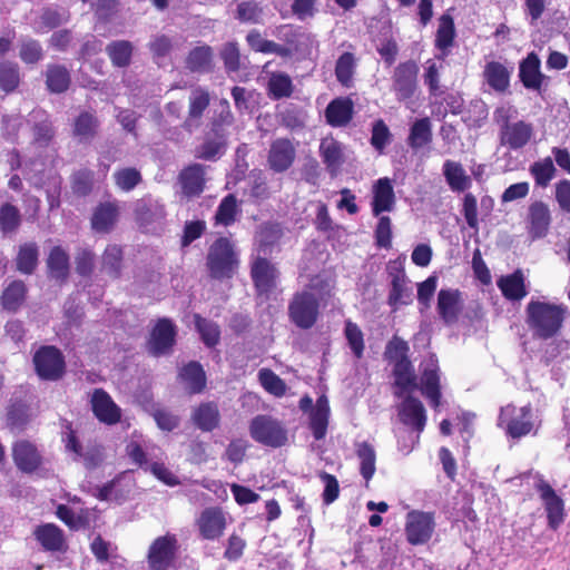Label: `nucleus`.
I'll list each match as a JSON object with an SVG mask.
<instances>
[{
    "mask_svg": "<svg viewBox=\"0 0 570 570\" xmlns=\"http://www.w3.org/2000/svg\"><path fill=\"white\" fill-rule=\"evenodd\" d=\"M12 459L16 466L24 473H32L42 464L38 448L28 440H18L12 444Z\"/></svg>",
    "mask_w": 570,
    "mask_h": 570,
    "instance_id": "6ab92c4d",
    "label": "nucleus"
},
{
    "mask_svg": "<svg viewBox=\"0 0 570 570\" xmlns=\"http://www.w3.org/2000/svg\"><path fill=\"white\" fill-rule=\"evenodd\" d=\"M395 205V194L391 179L380 178L373 185L372 213L380 216L384 212L393 210Z\"/></svg>",
    "mask_w": 570,
    "mask_h": 570,
    "instance_id": "7c9ffc66",
    "label": "nucleus"
},
{
    "mask_svg": "<svg viewBox=\"0 0 570 570\" xmlns=\"http://www.w3.org/2000/svg\"><path fill=\"white\" fill-rule=\"evenodd\" d=\"M46 87L50 94H63L71 85V75L68 68L59 63H49L45 72Z\"/></svg>",
    "mask_w": 570,
    "mask_h": 570,
    "instance_id": "ea45409f",
    "label": "nucleus"
},
{
    "mask_svg": "<svg viewBox=\"0 0 570 570\" xmlns=\"http://www.w3.org/2000/svg\"><path fill=\"white\" fill-rule=\"evenodd\" d=\"M119 216V207L114 202L100 203L91 216V228L97 233H110Z\"/></svg>",
    "mask_w": 570,
    "mask_h": 570,
    "instance_id": "72a5a7b5",
    "label": "nucleus"
},
{
    "mask_svg": "<svg viewBox=\"0 0 570 570\" xmlns=\"http://www.w3.org/2000/svg\"><path fill=\"white\" fill-rule=\"evenodd\" d=\"M551 213L542 200L533 202L528 209V234L531 239L544 238L550 230Z\"/></svg>",
    "mask_w": 570,
    "mask_h": 570,
    "instance_id": "aec40b11",
    "label": "nucleus"
},
{
    "mask_svg": "<svg viewBox=\"0 0 570 570\" xmlns=\"http://www.w3.org/2000/svg\"><path fill=\"white\" fill-rule=\"evenodd\" d=\"M194 322L203 343L209 348L215 347L220 341L219 325L199 314L194 315Z\"/></svg>",
    "mask_w": 570,
    "mask_h": 570,
    "instance_id": "4d7b16f0",
    "label": "nucleus"
},
{
    "mask_svg": "<svg viewBox=\"0 0 570 570\" xmlns=\"http://www.w3.org/2000/svg\"><path fill=\"white\" fill-rule=\"evenodd\" d=\"M267 95L273 100L289 98L294 92L292 78L282 71L273 72L267 82Z\"/></svg>",
    "mask_w": 570,
    "mask_h": 570,
    "instance_id": "09e8293b",
    "label": "nucleus"
},
{
    "mask_svg": "<svg viewBox=\"0 0 570 570\" xmlns=\"http://www.w3.org/2000/svg\"><path fill=\"white\" fill-rule=\"evenodd\" d=\"M112 178L117 188L125 193L131 191L142 181L140 171L135 167L119 168Z\"/></svg>",
    "mask_w": 570,
    "mask_h": 570,
    "instance_id": "e2e57ef3",
    "label": "nucleus"
},
{
    "mask_svg": "<svg viewBox=\"0 0 570 570\" xmlns=\"http://www.w3.org/2000/svg\"><path fill=\"white\" fill-rule=\"evenodd\" d=\"M16 269L24 275L36 272L39 264V246L36 242H24L19 245L14 258Z\"/></svg>",
    "mask_w": 570,
    "mask_h": 570,
    "instance_id": "58836bf2",
    "label": "nucleus"
},
{
    "mask_svg": "<svg viewBox=\"0 0 570 570\" xmlns=\"http://www.w3.org/2000/svg\"><path fill=\"white\" fill-rule=\"evenodd\" d=\"M497 285L504 298L519 302L528 295L523 271L518 268L513 273L501 276Z\"/></svg>",
    "mask_w": 570,
    "mask_h": 570,
    "instance_id": "473e14b6",
    "label": "nucleus"
},
{
    "mask_svg": "<svg viewBox=\"0 0 570 570\" xmlns=\"http://www.w3.org/2000/svg\"><path fill=\"white\" fill-rule=\"evenodd\" d=\"M455 38L454 18L446 11L438 19V29L434 37V48L440 51L439 59H445L451 53Z\"/></svg>",
    "mask_w": 570,
    "mask_h": 570,
    "instance_id": "b1692460",
    "label": "nucleus"
},
{
    "mask_svg": "<svg viewBox=\"0 0 570 570\" xmlns=\"http://www.w3.org/2000/svg\"><path fill=\"white\" fill-rule=\"evenodd\" d=\"M258 381L266 392L276 397H282L286 393L285 382L271 368L259 370Z\"/></svg>",
    "mask_w": 570,
    "mask_h": 570,
    "instance_id": "338daca9",
    "label": "nucleus"
},
{
    "mask_svg": "<svg viewBox=\"0 0 570 570\" xmlns=\"http://www.w3.org/2000/svg\"><path fill=\"white\" fill-rule=\"evenodd\" d=\"M106 53L116 68H127L131 63L134 46L128 40H115L106 46Z\"/></svg>",
    "mask_w": 570,
    "mask_h": 570,
    "instance_id": "de8ad7c7",
    "label": "nucleus"
},
{
    "mask_svg": "<svg viewBox=\"0 0 570 570\" xmlns=\"http://www.w3.org/2000/svg\"><path fill=\"white\" fill-rule=\"evenodd\" d=\"M210 104V95L206 88L196 87L188 98V111L181 127L187 132H193L203 124V116Z\"/></svg>",
    "mask_w": 570,
    "mask_h": 570,
    "instance_id": "4468645a",
    "label": "nucleus"
},
{
    "mask_svg": "<svg viewBox=\"0 0 570 570\" xmlns=\"http://www.w3.org/2000/svg\"><path fill=\"white\" fill-rule=\"evenodd\" d=\"M252 439L273 449L285 445L288 440L283 423L271 415H257L252 419Z\"/></svg>",
    "mask_w": 570,
    "mask_h": 570,
    "instance_id": "423d86ee",
    "label": "nucleus"
},
{
    "mask_svg": "<svg viewBox=\"0 0 570 570\" xmlns=\"http://www.w3.org/2000/svg\"><path fill=\"white\" fill-rule=\"evenodd\" d=\"M33 535L45 551L65 552L68 548L63 531L55 523L36 527Z\"/></svg>",
    "mask_w": 570,
    "mask_h": 570,
    "instance_id": "a878e982",
    "label": "nucleus"
},
{
    "mask_svg": "<svg viewBox=\"0 0 570 570\" xmlns=\"http://www.w3.org/2000/svg\"><path fill=\"white\" fill-rule=\"evenodd\" d=\"M330 405L325 395L316 400L315 407L309 414V429L315 440L320 441L325 438L328 426Z\"/></svg>",
    "mask_w": 570,
    "mask_h": 570,
    "instance_id": "4c0bfd02",
    "label": "nucleus"
},
{
    "mask_svg": "<svg viewBox=\"0 0 570 570\" xmlns=\"http://www.w3.org/2000/svg\"><path fill=\"white\" fill-rule=\"evenodd\" d=\"M435 530L434 512L412 510L406 514L405 535L411 546L428 543Z\"/></svg>",
    "mask_w": 570,
    "mask_h": 570,
    "instance_id": "9d476101",
    "label": "nucleus"
},
{
    "mask_svg": "<svg viewBox=\"0 0 570 570\" xmlns=\"http://www.w3.org/2000/svg\"><path fill=\"white\" fill-rule=\"evenodd\" d=\"M279 271L265 257H257L252 263V282L257 304L268 302L277 292Z\"/></svg>",
    "mask_w": 570,
    "mask_h": 570,
    "instance_id": "7ed1b4c3",
    "label": "nucleus"
},
{
    "mask_svg": "<svg viewBox=\"0 0 570 570\" xmlns=\"http://www.w3.org/2000/svg\"><path fill=\"white\" fill-rule=\"evenodd\" d=\"M512 70L500 61L485 63L482 77L485 83L497 94H505L510 88Z\"/></svg>",
    "mask_w": 570,
    "mask_h": 570,
    "instance_id": "bb28decb",
    "label": "nucleus"
},
{
    "mask_svg": "<svg viewBox=\"0 0 570 570\" xmlns=\"http://www.w3.org/2000/svg\"><path fill=\"white\" fill-rule=\"evenodd\" d=\"M90 406L97 420L107 425H115L121 420V410L104 389L91 393Z\"/></svg>",
    "mask_w": 570,
    "mask_h": 570,
    "instance_id": "dca6fc26",
    "label": "nucleus"
},
{
    "mask_svg": "<svg viewBox=\"0 0 570 570\" xmlns=\"http://www.w3.org/2000/svg\"><path fill=\"white\" fill-rule=\"evenodd\" d=\"M238 213V205L235 195L228 194L226 195L222 202L219 203L216 214H215V224L229 226L234 224L236 220V215Z\"/></svg>",
    "mask_w": 570,
    "mask_h": 570,
    "instance_id": "680f3d73",
    "label": "nucleus"
},
{
    "mask_svg": "<svg viewBox=\"0 0 570 570\" xmlns=\"http://www.w3.org/2000/svg\"><path fill=\"white\" fill-rule=\"evenodd\" d=\"M443 175L453 191L462 193L471 187V178L459 163L446 160L443 165Z\"/></svg>",
    "mask_w": 570,
    "mask_h": 570,
    "instance_id": "49530a36",
    "label": "nucleus"
},
{
    "mask_svg": "<svg viewBox=\"0 0 570 570\" xmlns=\"http://www.w3.org/2000/svg\"><path fill=\"white\" fill-rule=\"evenodd\" d=\"M178 380L190 395L203 393L207 384L206 373L197 361L185 364L178 372Z\"/></svg>",
    "mask_w": 570,
    "mask_h": 570,
    "instance_id": "c85d7f7f",
    "label": "nucleus"
},
{
    "mask_svg": "<svg viewBox=\"0 0 570 570\" xmlns=\"http://www.w3.org/2000/svg\"><path fill=\"white\" fill-rule=\"evenodd\" d=\"M194 425L203 432H212L219 425L220 413L215 402H202L191 413Z\"/></svg>",
    "mask_w": 570,
    "mask_h": 570,
    "instance_id": "f704fd0d",
    "label": "nucleus"
},
{
    "mask_svg": "<svg viewBox=\"0 0 570 570\" xmlns=\"http://www.w3.org/2000/svg\"><path fill=\"white\" fill-rule=\"evenodd\" d=\"M100 121L95 112L81 111L73 120L72 134L81 142H90L97 136Z\"/></svg>",
    "mask_w": 570,
    "mask_h": 570,
    "instance_id": "a19ab883",
    "label": "nucleus"
},
{
    "mask_svg": "<svg viewBox=\"0 0 570 570\" xmlns=\"http://www.w3.org/2000/svg\"><path fill=\"white\" fill-rule=\"evenodd\" d=\"M320 155L328 173L336 175L344 164L342 144L332 137L324 138L320 144Z\"/></svg>",
    "mask_w": 570,
    "mask_h": 570,
    "instance_id": "c9c22d12",
    "label": "nucleus"
},
{
    "mask_svg": "<svg viewBox=\"0 0 570 570\" xmlns=\"http://www.w3.org/2000/svg\"><path fill=\"white\" fill-rule=\"evenodd\" d=\"M206 267L212 279H230L239 268V257L227 237L217 238L208 248Z\"/></svg>",
    "mask_w": 570,
    "mask_h": 570,
    "instance_id": "f03ea898",
    "label": "nucleus"
},
{
    "mask_svg": "<svg viewBox=\"0 0 570 570\" xmlns=\"http://www.w3.org/2000/svg\"><path fill=\"white\" fill-rule=\"evenodd\" d=\"M432 124L429 117L416 119L410 127L406 139L409 147L419 150L432 142Z\"/></svg>",
    "mask_w": 570,
    "mask_h": 570,
    "instance_id": "c03bdc74",
    "label": "nucleus"
},
{
    "mask_svg": "<svg viewBox=\"0 0 570 570\" xmlns=\"http://www.w3.org/2000/svg\"><path fill=\"white\" fill-rule=\"evenodd\" d=\"M205 173L200 164H193L179 174L181 193L187 198L198 197L205 188Z\"/></svg>",
    "mask_w": 570,
    "mask_h": 570,
    "instance_id": "2f4dec72",
    "label": "nucleus"
},
{
    "mask_svg": "<svg viewBox=\"0 0 570 570\" xmlns=\"http://www.w3.org/2000/svg\"><path fill=\"white\" fill-rule=\"evenodd\" d=\"M202 538L215 540L219 538L226 527V518L219 508H206L197 520Z\"/></svg>",
    "mask_w": 570,
    "mask_h": 570,
    "instance_id": "393cba45",
    "label": "nucleus"
},
{
    "mask_svg": "<svg viewBox=\"0 0 570 570\" xmlns=\"http://www.w3.org/2000/svg\"><path fill=\"white\" fill-rule=\"evenodd\" d=\"M320 315V302L315 294L308 291L296 292L288 304L291 322L302 330L312 328Z\"/></svg>",
    "mask_w": 570,
    "mask_h": 570,
    "instance_id": "39448f33",
    "label": "nucleus"
},
{
    "mask_svg": "<svg viewBox=\"0 0 570 570\" xmlns=\"http://www.w3.org/2000/svg\"><path fill=\"white\" fill-rule=\"evenodd\" d=\"M296 158V149L293 141L288 138H277L272 141L267 163L269 168L275 173H284L288 170Z\"/></svg>",
    "mask_w": 570,
    "mask_h": 570,
    "instance_id": "a211bd4d",
    "label": "nucleus"
},
{
    "mask_svg": "<svg viewBox=\"0 0 570 570\" xmlns=\"http://www.w3.org/2000/svg\"><path fill=\"white\" fill-rule=\"evenodd\" d=\"M399 419L417 433L423 432L426 424V412L423 403L415 396L407 395L399 407Z\"/></svg>",
    "mask_w": 570,
    "mask_h": 570,
    "instance_id": "412c9836",
    "label": "nucleus"
},
{
    "mask_svg": "<svg viewBox=\"0 0 570 570\" xmlns=\"http://www.w3.org/2000/svg\"><path fill=\"white\" fill-rule=\"evenodd\" d=\"M499 424L512 439L528 435L533 429L531 405L517 407L513 404H508L503 406L500 411Z\"/></svg>",
    "mask_w": 570,
    "mask_h": 570,
    "instance_id": "6e6552de",
    "label": "nucleus"
},
{
    "mask_svg": "<svg viewBox=\"0 0 570 570\" xmlns=\"http://www.w3.org/2000/svg\"><path fill=\"white\" fill-rule=\"evenodd\" d=\"M419 65L415 60L409 59L395 66L392 73L391 89L399 101L412 99L419 89Z\"/></svg>",
    "mask_w": 570,
    "mask_h": 570,
    "instance_id": "0eeeda50",
    "label": "nucleus"
},
{
    "mask_svg": "<svg viewBox=\"0 0 570 570\" xmlns=\"http://www.w3.org/2000/svg\"><path fill=\"white\" fill-rule=\"evenodd\" d=\"M529 171L534 179L535 186L541 188H547L557 175V168L550 156L531 164Z\"/></svg>",
    "mask_w": 570,
    "mask_h": 570,
    "instance_id": "603ef678",
    "label": "nucleus"
},
{
    "mask_svg": "<svg viewBox=\"0 0 570 570\" xmlns=\"http://www.w3.org/2000/svg\"><path fill=\"white\" fill-rule=\"evenodd\" d=\"M134 216L139 227H147L157 219L164 218L165 209L150 198H140L135 203Z\"/></svg>",
    "mask_w": 570,
    "mask_h": 570,
    "instance_id": "79ce46f5",
    "label": "nucleus"
},
{
    "mask_svg": "<svg viewBox=\"0 0 570 570\" xmlns=\"http://www.w3.org/2000/svg\"><path fill=\"white\" fill-rule=\"evenodd\" d=\"M176 335L177 331L173 321L167 317L159 318L150 332L149 352L154 356L170 353L176 342Z\"/></svg>",
    "mask_w": 570,
    "mask_h": 570,
    "instance_id": "f8f14e48",
    "label": "nucleus"
},
{
    "mask_svg": "<svg viewBox=\"0 0 570 570\" xmlns=\"http://www.w3.org/2000/svg\"><path fill=\"white\" fill-rule=\"evenodd\" d=\"M393 364L395 385L403 391H413L417 387L416 376L412 362L409 358L400 360Z\"/></svg>",
    "mask_w": 570,
    "mask_h": 570,
    "instance_id": "3c124183",
    "label": "nucleus"
},
{
    "mask_svg": "<svg viewBox=\"0 0 570 570\" xmlns=\"http://www.w3.org/2000/svg\"><path fill=\"white\" fill-rule=\"evenodd\" d=\"M389 276L391 278V288L387 296V304L393 311L401 305H410L413 302L412 288L407 285L409 278L403 266H389Z\"/></svg>",
    "mask_w": 570,
    "mask_h": 570,
    "instance_id": "ddd939ff",
    "label": "nucleus"
},
{
    "mask_svg": "<svg viewBox=\"0 0 570 570\" xmlns=\"http://www.w3.org/2000/svg\"><path fill=\"white\" fill-rule=\"evenodd\" d=\"M410 345L409 343L397 335H393L392 338L386 343L384 350V360L389 363H394L400 360L410 357Z\"/></svg>",
    "mask_w": 570,
    "mask_h": 570,
    "instance_id": "774afa93",
    "label": "nucleus"
},
{
    "mask_svg": "<svg viewBox=\"0 0 570 570\" xmlns=\"http://www.w3.org/2000/svg\"><path fill=\"white\" fill-rule=\"evenodd\" d=\"M354 102L350 97L332 99L325 108L326 124L333 128L346 127L354 117Z\"/></svg>",
    "mask_w": 570,
    "mask_h": 570,
    "instance_id": "4be33fe9",
    "label": "nucleus"
},
{
    "mask_svg": "<svg viewBox=\"0 0 570 570\" xmlns=\"http://www.w3.org/2000/svg\"><path fill=\"white\" fill-rule=\"evenodd\" d=\"M35 372L42 381L57 382L67 370L65 355L55 345H42L33 354Z\"/></svg>",
    "mask_w": 570,
    "mask_h": 570,
    "instance_id": "20e7f679",
    "label": "nucleus"
},
{
    "mask_svg": "<svg viewBox=\"0 0 570 570\" xmlns=\"http://www.w3.org/2000/svg\"><path fill=\"white\" fill-rule=\"evenodd\" d=\"M21 225V215L17 206L6 203L0 206V230L2 234H12Z\"/></svg>",
    "mask_w": 570,
    "mask_h": 570,
    "instance_id": "69168bd1",
    "label": "nucleus"
},
{
    "mask_svg": "<svg viewBox=\"0 0 570 570\" xmlns=\"http://www.w3.org/2000/svg\"><path fill=\"white\" fill-rule=\"evenodd\" d=\"M527 324L540 340L554 337L561 331L568 315L567 306L531 301L525 308Z\"/></svg>",
    "mask_w": 570,
    "mask_h": 570,
    "instance_id": "f257e3e1",
    "label": "nucleus"
},
{
    "mask_svg": "<svg viewBox=\"0 0 570 570\" xmlns=\"http://www.w3.org/2000/svg\"><path fill=\"white\" fill-rule=\"evenodd\" d=\"M28 286L21 279L11 281L1 292L0 305L8 313L14 314L26 304Z\"/></svg>",
    "mask_w": 570,
    "mask_h": 570,
    "instance_id": "c756f323",
    "label": "nucleus"
},
{
    "mask_svg": "<svg viewBox=\"0 0 570 570\" xmlns=\"http://www.w3.org/2000/svg\"><path fill=\"white\" fill-rule=\"evenodd\" d=\"M537 490L547 512L548 525L550 529L557 530L564 521L563 500L556 493L554 489L543 480L537 484Z\"/></svg>",
    "mask_w": 570,
    "mask_h": 570,
    "instance_id": "f3484780",
    "label": "nucleus"
},
{
    "mask_svg": "<svg viewBox=\"0 0 570 570\" xmlns=\"http://www.w3.org/2000/svg\"><path fill=\"white\" fill-rule=\"evenodd\" d=\"M532 135V125L523 120H518L511 125L502 126L501 144L508 146L510 149L518 150L523 148L531 140Z\"/></svg>",
    "mask_w": 570,
    "mask_h": 570,
    "instance_id": "cd10ccee",
    "label": "nucleus"
},
{
    "mask_svg": "<svg viewBox=\"0 0 570 570\" xmlns=\"http://www.w3.org/2000/svg\"><path fill=\"white\" fill-rule=\"evenodd\" d=\"M283 236L281 224L267 222L259 226L256 232V244L258 253L269 254Z\"/></svg>",
    "mask_w": 570,
    "mask_h": 570,
    "instance_id": "37998d69",
    "label": "nucleus"
},
{
    "mask_svg": "<svg viewBox=\"0 0 570 570\" xmlns=\"http://www.w3.org/2000/svg\"><path fill=\"white\" fill-rule=\"evenodd\" d=\"M95 173L88 168L75 171L70 178L71 190L79 197L88 196L94 189Z\"/></svg>",
    "mask_w": 570,
    "mask_h": 570,
    "instance_id": "0e129e2a",
    "label": "nucleus"
},
{
    "mask_svg": "<svg viewBox=\"0 0 570 570\" xmlns=\"http://www.w3.org/2000/svg\"><path fill=\"white\" fill-rule=\"evenodd\" d=\"M20 81V69L18 63L12 61L0 62V89L4 94L16 91Z\"/></svg>",
    "mask_w": 570,
    "mask_h": 570,
    "instance_id": "13d9d810",
    "label": "nucleus"
},
{
    "mask_svg": "<svg viewBox=\"0 0 570 570\" xmlns=\"http://www.w3.org/2000/svg\"><path fill=\"white\" fill-rule=\"evenodd\" d=\"M48 275L59 284L67 282L69 276V255L61 246H53L47 258Z\"/></svg>",
    "mask_w": 570,
    "mask_h": 570,
    "instance_id": "e433bc0d",
    "label": "nucleus"
},
{
    "mask_svg": "<svg viewBox=\"0 0 570 570\" xmlns=\"http://www.w3.org/2000/svg\"><path fill=\"white\" fill-rule=\"evenodd\" d=\"M222 105L224 109L219 119H214L212 121L210 131L206 134L205 141L197 151L198 158L205 160L215 159L226 144V134L224 131L223 124L226 122L229 117V106L227 101H224Z\"/></svg>",
    "mask_w": 570,
    "mask_h": 570,
    "instance_id": "9b49d317",
    "label": "nucleus"
},
{
    "mask_svg": "<svg viewBox=\"0 0 570 570\" xmlns=\"http://www.w3.org/2000/svg\"><path fill=\"white\" fill-rule=\"evenodd\" d=\"M213 50L209 46L196 47L186 58V68L191 72H207L212 69Z\"/></svg>",
    "mask_w": 570,
    "mask_h": 570,
    "instance_id": "5fc2aeb1",
    "label": "nucleus"
},
{
    "mask_svg": "<svg viewBox=\"0 0 570 570\" xmlns=\"http://www.w3.org/2000/svg\"><path fill=\"white\" fill-rule=\"evenodd\" d=\"M357 60L352 52H343L336 60L335 63V77L336 80L345 88L353 86V78Z\"/></svg>",
    "mask_w": 570,
    "mask_h": 570,
    "instance_id": "864d4df0",
    "label": "nucleus"
},
{
    "mask_svg": "<svg viewBox=\"0 0 570 570\" xmlns=\"http://www.w3.org/2000/svg\"><path fill=\"white\" fill-rule=\"evenodd\" d=\"M519 79L525 89L541 91L546 76L541 72V60L535 52H529L519 62Z\"/></svg>",
    "mask_w": 570,
    "mask_h": 570,
    "instance_id": "5701e85b",
    "label": "nucleus"
},
{
    "mask_svg": "<svg viewBox=\"0 0 570 570\" xmlns=\"http://www.w3.org/2000/svg\"><path fill=\"white\" fill-rule=\"evenodd\" d=\"M29 421V405L21 400L11 401L6 413L7 428L12 432H20L26 429Z\"/></svg>",
    "mask_w": 570,
    "mask_h": 570,
    "instance_id": "a18cd8bd",
    "label": "nucleus"
},
{
    "mask_svg": "<svg viewBox=\"0 0 570 570\" xmlns=\"http://www.w3.org/2000/svg\"><path fill=\"white\" fill-rule=\"evenodd\" d=\"M344 336L353 355L357 360L362 358L364 355L365 342L364 334L360 326L351 320H346L344 325Z\"/></svg>",
    "mask_w": 570,
    "mask_h": 570,
    "instance_id": "052dcab7",
    "label": "nucleus"
},
{
    "mask_svg": "<svg viewBox=\"0 0 570 570\" xmlns=\"http://www.w3.org/2000/svg\"><path fill=\"white\" fill-rule=\"evenodd\" d=\"M436 311L444 324H455L463 311L462 292L458 288L440 289L438 293Z\"/></svg>",
    "mask_w": 570,
    "mask_h": 570,
    "instance_id": "2eb2a0df",
    "label": "nucleus"
},
{
    "mask_svg": "<svg viewBox=\"0 0 570 570\" xmlns=\"http://www.w3.org/2000/svg\"><path fill=\"white\" fill-rule=\"evenodd\" d=\"M356 455L360 460V473L368 482L376 471V454L374 448L366 441L356 445Z\"/></svg>",
    "mask_w": 570,
    "mask_h": 570,
    "instance_id": "6e6d98bb",
    "label": "nucleus"
},
{
    "mask_svg": "<svg viewBox=\"0 0 570 570\" xmlns=\"http://www.w3.org/2000/svg\"><path fill=\"white\" fill-rule=\"evenodd\" d=\"M122 259V248L119 245L110 244L105 248L102 254V268L109 276L119 278L121 274Z\"/></svg>",
    "mask_w": 570,
    "mask_h": 570,
    "instance_id": "bf43d9fd",
    "label": "nucleus"
},
{
    "mask_svg": "<svg viewBox=\"0 0 570 570\" xmlns=\"http://www.w3.org/2000/svg\"><path fill=\"white\" fill-rule=\"evenodd\" d=\"M422 394L430 401L432 407L438 409L441 404V385L438 370L426 368L422 373Z\"/></svg>",
    "mask_w": 570,
    "mask_h": 570,
    "instance_id": "8fccbe9b",
    "label": "nucleus"
},
{
    "mask_svg": "<svg viewBox=\"0 0 570 570\" xmlns=\"http://www.w3.org/2000/svg\"><path fill=\"white\" fill-rule=\"evenodd\" d=\"M179 543L176 534L166 533L156 538L149 546L147 562L150 570H168L174 566Z\"/></svg>",
    "mask_w": 570,
    "mask_h": 570,
    "instance_id": "1a4fd4ad",
    "label": "nucleus"
}]
</instances>
